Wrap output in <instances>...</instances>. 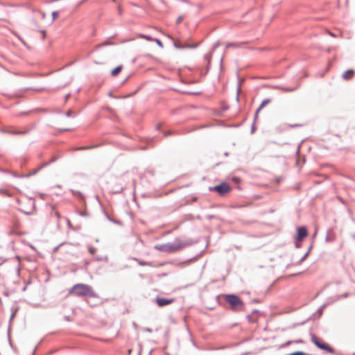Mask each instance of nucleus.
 Segmentation results:
<instances>
[{
    "mask_svg": "<svg viewBox=\"0 0 355 355\" xmlns=\"http://www.w3.org/2000/svg\"><path fill=\"white\" fill-rule=\"evenodd\" d=\"M192 244L191 239L182 240L175 238L173 241L155 245V249L164 252L173 253Z\"/></svg>",
    "mask_w": 355,
    "mask_h": 355,
    "instance_id": "1",
    "label": "nucleus"
},
{
    "mask_svg": "<svg viewBox=\"0 0 355 355\" xmlns=\"http://www.w3.org/2000/svg\"><path fill=\"white\" fill-rule=\"evenodd\" d=\"M73 292L77 297L89 296L92 297H97L98 295L94 292L92 287L85 284H75L70 293Z\"/></svg>",
    "mask_w": 355,
    "mask_h": 355,
    "instance_id": "2",
    "label": "nucleus"
},
{
    "mask_svg": "<svg viewBox=\"0 0 355 355\" xmlns=\"http://www.w3.org/2000/svg\"><path fill=\"white\" fill-rule=\"evenodd\" d=\"M224 299L226 302L229 303L231 306V309L234 311H240L243 309V302L241 299L234 294L224 295Z\"/></svg>",
    "mask_w": 355,
    "mask_h": 355,
    "instance_id": "3",
    "label": "nucleus"
},
{
    "mask_svg": "<svg viewBox=\"0 0 355 355\" xmlns=\"http://www.w3.org/2000/svg\"><path fill=\"white\" fill-rule=\"evenodd\" d=\"M311 342L319 349L325 350L331 354L334 353V349L327 343L323 342L317 336L312 334L311 338Z\"/></svg>",
    "mask_w": 355,
    "mask_h": 355,
    "instance_id": "4",
    "label": "nucleus"
},
{
    "mask_svg": "<svg viewBox=\"0 0 355 355\" xmlns=\"http://www.w3.org/2000/svg\"><path fill=\"white\" fill-rule=\"evenodd\" d=\"M214 189L220 195L223 196L230 191V187L227 183L222 182L220 184L214 187Z\"/></svg>",
    "mask_w": 355,
    "mask_h": 355,
    "instance_id": "5",
    "label": "nucleus"
},
{
    "mask_svg": "<svg viewBox=\"0 0 355 355\" xmlns=\"http://www.w3.org/2000/svg\"><path fill=\"white\" fill-rule=\"evenodd\" d=\"M155 301L159 306L163 307V306H165L166 305H168V304L174 302L175 299L174 298L167 299V298L157 297L155 299Z\"/></svg>",
    "mask_w": 355,
    "mask_h": 355,
    "instance_id": "6",
    "label": "nucleus"
},
{
    "mask_svg": "<svg viewBox=\"0 0 355 355\" xmlns=\"http://www.w3.org/2000/svg\"><path fill=\"white\" fill-rule=\"evenodd\" d=\"M308 235V231L306 227L301 226L297 228V241H302Z\"/></svg>",
    "mask_w": 355,
    "mask_h": 355,
    "instance_id": "7",
    "label": "nucleus"
},
{
    "mask_svg": "<svg viewBox=\"0 0 355 355\" xmlns=\"http://www.w3.org/2000/svg\"><path fill=\"white\" fill-rule=\"evenodd\" d=\"M299 85H300L297 84L296 86L293 87H284V86H282V85H273V86H272V87L274 88V89L282 90V91H283L284 92H293V91L296 90L298 88Z\"/></svg>",
    "mask_w": 355,
    "mask_h": 355,
    "instance_id": "8",
    "label": "nucleus"
},
{
    "mask_svg": "<svg viewBox=\"0 0 355 355\" xmlns=\"http://www.w3.org/2000/svg\"><path fill=\"white\" fill-rule=\"evenodd\" d=\"M246 42H229L226 44V49L229 48H246Z\"/></svg>",
    "mask_w": 355,
    "mask_h": 355,
    "instance_id": "9",
    "label": "nucleus"
},
{
    "mask_svg": "<svg viewBox=\"0 0 355 355\" xmlns=\"http://www.w3.org/2000/svg\"><path fill=\"white\" fill-rule=\"evenodd\" d=\"M354 73V71L353 69H348L342 75V77L345 80H349L352 77Z\"/></svg>",
    "mask_w": 355,
    "mask_h": 355,
    "instance_id": "10",
    "label": "nucleus"
},
{
    "mask_svg": "<svg viewBox=\"0 0 355 355\" xmlns=\"http://www.w3.org/2000/svg\"><path fill=\"white\" fill-rule=\"evenodd\" d=\"M122 68V65H119L114 68L111 72L112 76H116L121 71Z\"/></svg>",
    "mask_w": 355,
    "mask_h": 355,
    "instance_id": "11",
    "label": "nucleus"
},
{
    "mask_svg": "<svg viewBox=\"0 0 355 355\" xmlns=\"http://www.w3.org/2000/svg\"><path fill=\"white\" fill-rule=\"evenodd\" d=\"M270 101L271 100L270 98H265L264 100H263L261 105L258 107V111H260L263 107L269 104Z\"/></svg>",
    "mask_w": 355,
    "mask_h": 355,
    "instance_id": "12",
    "label": "nucleus"
},
{
    "mask_svg": "<svg viewBox=\"0 0 355 355\" xmlns=\"http://www.w3.org/2000/svg\"><path fill=\"white\" fill-rule=\"evenodd\" d=\"M241 82H242V80L241 79H239V83H238V87H237V94H236V97L237 102L239 100V94H240L241 89Z\"/></svg>",
    "mask_w": 355,
    "mask_h": 355,
    "instance_id": "13",
    "label": "nucleus"
},
{
    "mask_svg": "<svg viewBox=\"0 0 355 355\" xmlns=\"http://www.w3.org/2000/svg\"><path fill=\"white\" fill-rule=\"evenodd\" d=\"M88 251L92 255H94L96 252V249L95 248L92 247V245H89Z\"/></svg>",
    "mask_w": 355,
    "mask_h": 355,
    "instance_id": "14",
    "label": "nucleus"
},
{
    "mask_svg": "<svg viewBox=\"0 0 355 355\" xmlns=\"http://www.w3.org/2000/svg\"><path fill=\"white\" fill-rule=\"evenodd\" d=\"M211 58V53H207L204 56V59L206 61H207L208 63L210 62Z\"/></svg>",
    "mask_w": 355,
    "mask_h": 355,
    "instance_id": "15",
    "label": "nucleus"
},
{
    "mask_svg": "<svg viewBox=\"0 0 355 355\" xmlns=\"http://www.w3.org/2000/svg\"><path fill=\"white\" fill-rule=\"evenodd\" d=\"M174 46L176 48V49H185L186 48V45H182L180 44H178L177 42H175L174 43Z\"/></svg>",
    "mask_w": 355,
    "mask_h": 355,
    "instance_id": "16",
    "label": "nucleus"
},
{
    "mask_svg": "<svg viewBox=\"0 0 355 355\" xmlns=\"http://www.w3.org/2000/svg\"><path fill=\"white\" fill-rule=\"evenodd\" d=\"M65 115L67 116V117H71V116H76V114L74 112L71 111V110H68L66 113H65Z\"/></svg>",
    "mask_w": 355,
    "mask_h": 355,
    "instance_id": "17",
    "label": "nucleus"
},
{
    "mask_svg": "<svg viewBox=\"0 0 355 355\" xmlns=\"http://www.w3.org/2000/svg\"><path fill=\"white\" fill-rule=\"evenodd\" d=\"M309 254V250H308L304 254V255L300 259L299 263H300L303 262L306 259V257H308Z\"/></svg>",
    "mask_w": 355,
    "mask_h": 355,
    "instance_id": "18",
    "label": "nucleus"
},
{
    "mask_svg": "<svg viewBox=\"0 0 355 355\" xmlns=\"http://www.w3.org/2000/svg\"><path fill=\"white\" fill-rule=\"evenodd\" d=\"M0 195H8V191L6 189H0Z\"/></svg>",
    "mask_w": 355,
    "mask_h": 355,
    "instance_id": "19",
    "label": "nucleus"
},
{
    "mask_svg": "<svg viewBox=\"0 0 355 355\" xmlns=\"http://www.w3.org/2000/svg\"><path fill=\"white\" fill-rule=\"evenodd\" d=\"M138 263H139V264L140 266H150V263L144 261H138Z\"/></svg>",
    "mask_w": 355,
    "mask_h": 355,
    "instance_id": "20",
    "label": "nucleus"
},
{
    "mask_svg": "<svg viewBox=\"0 0 355 355\" xmlns=\"http://www.w3.org/2000/svg\"><path fill=\"white\" fill-rule=\"evenodd\" d=\"M11 134L12 135H24L26 133L25 131H13V132H10Z\"/></svg>",
    "mask_w": 355,
    "mask_h": 355,
    "instance_id": "21",
    "label": "nucleus"
},
{
    "mask_svg": "<svg viewBox=\"0 0 355 355\" xmlns=\"http://www.w3.org/2000/svg\"><path fill=\"white\" fill-rule=\"evenodd\" d=\"M58 15H59V12L58 11H53L52 12L53 21L55 19V18L58 16Z\"/></svg>",
    "mask_w": 355,
    "mask_h": 355,
    "instance_id": "22",
    "label": "nucleus"
},
{
    "mask_svg": "<svg viewBox=\"0 0 355 355\" xmlns=\"http://www.w3.org/2000/svg\"><path fill=\"white\" fill-rule=\"evenodd\" d=\"M220 46V43L219 42H216L214 46H213V48H212V51H214L216 50V48H218V46Z\"/></svg>",
    "mask_w": 355,
    "mask_h": 355,
    "instance_id": "23",
    "label": "nucleus"
},
{
    "mask_svg": "<svg viewBox=\"0 0 355 355\" xmlns=\"http://www.w3.org/2000/svg\"><path fill=\"white\" fill-rule=\"evenodd\" d=\"M197 46H198V44H188V45H186V48L195 49L197 47Z\"/></svg>",
    "mask_w": 355,
    "mask_h": 355,
    "instance_id": "24",
    "label": "nucleus"
},
{
    "mask_svg": "<svg viewBox=\"0 0 355 355\" xmlns=\"http://www.w3.org/2000/svg\"><path fill=\"white\" fill-rule=\"evenodd\" d=\"M260 111H258V109L256 110L255 112V114H254V122L255 123V121H257V118H258V114H259V112Z\"/></svg>",
    "mask_w": 355,
    "mask_h": 355,
    "instance_id": "25",
    "label": "nucleus"
},
{
    "mask_svg": "<svg viewBox=\"0 0 355 355\" xmlns=\"http://www.w3.org/2000/svg\"><path fill=\"white\" fill-rule=\"evenodd\" d=\"M155 41H156V42H157V45H158L159 46H160V47H162V48L163 47V44H162V42L159 40L156 39V40H155Z\"/></svg>",
    "mask_w": 355,
    "mask_h": 355,
    "instance_id": "26",
    "label": "nucleus"
},
{
    "mask_svg": "<svg viewBox=\"0 0 355 355\" xmlns=\"http://www.w3.org/2000/svg\"><path fill=\"white\" fill-rule=\"evenodd\" d=\"M292 343H294L293 340H288L285 344H284L283 346H288Z\"/></svg>",
    "mask_w": 355,
    "mask_h": 355,
    "instance_id": "27",
    "label": "nucleus"
},
{
    "mask_svg": "<svg viewBox=\"0 0 355 355\" xmlns=\"http://www.w3.org/2000/svg\"><path fill=\"white\" fill-rule=\"evenodd\" d=\"M34 210V207H33L32 210L29 211H23L26 215H31L33 213V211Z\"/></svg>",
    "mask_w": 355,
    "mask_h": 355,
    "instance_id": "28",
    "label": "nucleus"
},
{
    "mask_svg": "<svg viewBox=\"0 0 355 355\" xmlns=\"http://www.w3.org/2000/svg\"><path fill=\"white\" fill-rule=\"evenodd\" d=\"M110 44V43H108V42H104V43H102V44H98L96 47H97V48H99V47H101V46H105V45H108V44Z\"/></svg>",
    "mask_w": 355,
    "mask_h": 355,
    "instance_id": "29",
    "label": "nucleus"
},
{
    "mask_svg": "<svg viewBox=\"0 0 355 355\" xmlns=\"http://www.w3.org/2000/svg\"><path fill=\"white\" fill-rule=\"evenodd\" d=\"M329 232H330V230H328L327 235V236H326V238H325V241H326L327 242L330 241V237H329Z\"/></svg>",
    "mask_w": 355,
    "mask_h": 355,
    "instance_id": "30",
    "label": "nucleus"
},
{
    "mask_svg": "<svg viewBox=\"0 0 355 355\" xmlns=\"http://www.w3.org/2000/svg\"><path fill=\"white\" fill-rule=\"evenodd\" d=\"M255 123L254 122L252 125V127H251V132L253 133L255 130Z\"/></svg>",
    "mask_w": 355,
    "mask_h": 355,
    "instance_id": "31",
    "label": "nucleus"
},
{
    "mask_svg": "<svg viewBox=\"0 0 355 355\" xmlns=\"http://www.w3.org/2000/svg\"><path fill=\"white\" fill-rule=\"evenodd\" d=\"M15 314H16V311L13 312V313L11 314V315H10V321H11V320L15 318Z\"/></svg>",
    "mask_w": 355,
    "mask_h": 355,
    "instance_id": "32",
    "label": "nucleus"
},
{
    "mask_svg": "<svg viewBox=\"0 0 355 355\" xmlns=\"http://www.w3.org/2000/svg\"><path fill=\"white\" fill-rule=\"evenodd\" d=\"M144 331H146V332H149V333H151L152 332V329L148 328V327H146L144 329Z\"/></svg>",
    "mask_w": 355,
    "mask_h": 355,
    "instance_id": "33",
    "label": "nucleus"
},
{
    "mask_svg": "<svg viewBox=\"0 0 355 355\" xmlns=\"http://www.w3.org/2000/svg\"><path fill=\"white\" fill-rule=\"evenodd\" d=\"M293 341H294V343H304V341L302 339H298V340H293Z\"/></svg>",
    "mask_w": 355,
    "mask_h": 355,
    "instance_id": "34",
    "label": "nucleus"
},
{
    "mask_svg": "<svg viewBox=\"0 0 355 355\" xmlns=\"http://www.w3.org/2000/svg\"><path fill=\"white\" fill-rule=\"evenodd\" d=\"M299 241H297H297L295 242V247H296V248H300V247H301V244H300V243H299Z\"/></svg>",
    "mask_w": 355,
    "mask_h": 355,
    "instance_id": "35",
    "label": "nucleus"
},
{
    "mask_svg": "<svg viewBox=\"0 0 355 355\" xmlns=\"http://www.w3.org/2000/svg\"><path fill=\"white\" fill-rule=\"evenodd\" d=\"M182 19V16H180L178 19H177V21H176V24H180L181 20Z\"/></svg>",
    "mask_w": 355,
    "mask_h": 355,
    "instance_id": "36",
    "label": "nucleus"
},
{
    "mask_svg": "<svg viewBox=\"0 0 355 355\" xmlns=\"http://www.w3.org/2000/svg\"><path fill=\"white\" fill-rule=\"evenodd\" d=\"M28 112H20L17 114L18 116H23V115H25V114H28Z\"/></svg>",
    "mask_w": 355,
    "mask_h": 355,
    "instance_id": "37",
    "label": "nucleus"
},
{
    "mask_svg": "<svg viewBox=\"0 0 355 355\" xmlns=\"http://www.w3.org/2000/svg\"><path fill=\"white\" fill-rule=\"evenodd\" d=\"M92 148L91 146H84V147L80 148L79 149L80 150H85V149H89V148Z\"/></svg>",
    "mask_w": 355,
    "mask_h": 355,
    "instance_id": "38",
    "label": "nucleus"
},
{
    "mask_svg": "<svg viewBox=\"0 0 355 355\" xmlns=\"http://www.w3.org/2000/svg\"><path fill=\"white\" fill-rule=\"evenodd\" d=\"M107 218H108L109 220L112 221V220L108 216H107ZM113 222L115 223H117V224H120L121 223L120 222L115 221V220H113Z\"/></svg>",
    "mask_w": 355,
    "mask_h": 355,
    "instance_id": "39",
    "label": "nucleus"
},
{
    "mask_svg": "<svg viewBox=\"0 0 355 355\" xmlns=\"http://www.w3.org/2000/svg\"><path fill=\"white\" fill-rule=\"evenodd\" d=\"M171 134V132L170 131L166 132L164 133V137H166L169 136Z\"/></svg>",
    "mask_w": 355,
    "mask_h": 355,
    "instance_id": "40",
    "label": "nucleus"
},
{
    "mask_svg": "<svg viewBox=\"0 0 355 355\" xmlns=\"http://www.w3.org/2000/svg\"><path fill=\"white\" fill-rule=\"evenodd\" d=\"M40 13H41V15H42V17L43 19H44V18H45V17H46L45 13H44V12H40Z\"/></svg>",
    "mask_w": 355,
    "mask_h": 355,
    "instance_id": "41",
    "label": "nucleus"
},
{
    "mask_svg": "<svg viewBox=\"0 0 355 355\" xmlns=\"http://www.w3.org/2000/svg\"><path fill=\"white\" fill-rule=\"evenodd\" d=\"M64 319L67 320V321H70V318L69 316H65L64 317Z\"/></svg>",
    "mask_w": 355,
    "mask_h": 355,
    "instance_id": "42",
    "label": "nucleus"
},
{
    "mask_svg": "<svg viewBox=\"0 0 355 355\" xmlns=\"http://www.w3.org/2000/svg\"><path fill=\"white\" fill-rule=\"evenodd\" d=\"M312 246H313V245H311L309 246V250H309V252L311 251V248H312Z\"/></svg>",
    "mask_w": 355,
    "mask_h": 355,
    "instance_id": "43",
    "label": "nucleus"
},
{
    "mask_svg": "<svg viewBox=\"0 0 355 355\" xmlns=\"http://www.w3.org/2000/svg\"><path fill=\"white\" fill-rule=\"evenodd\" d=\"M159 128H160V124H158V125H157V130H159Z\"/></svg>",
    "mask_w": 355,
    "mask_h": 355,
    "instance_id": "44",
    "label": "nucleus"
},
{
    "mask_svg": "<svg viewBox=\"0 0 355 355\" xmlns=\"http://www.w3.org/2000/svg\"><path fill=\"white\" fill-rule=\"evenodd\" d=\"M228 155H229V153L227 152L224 153V155L226 156V157L228 156Z\"/></svg>",
    "mask_w": 355,
    "mask_h": 355,
    "instance_id": "45",
    "label": "nucleus"
},
{
    "mask_svg": "<svg viewBox=\"0 0 355 355\" xmlns=\"http://www.w3.org/2000/svg\"><path fill=\"white\" fill-rule=\"evenodd\" d=\"M298 125H297V124H294V125H292V127H296V126H298Z\"/></svg>",
    "mask_w": 355,
    "mask_h": 355,
    "instance_id": "46",
    "label": "nucleus"
},
{
    "mask_svg": "<svg viewBox=\"0 0 355 355\" xmlns=\"http://www.w3.org/2000/svg\"><path fill=\"white\" fill-rule=\"evenodd\" d=\"M354 355H355V353H354Z\"/></svg>",
    "mask_w": 355,
    "mask_h": 355,
    "instance_id": "47",
    "label": "nucleus"
}]
</instances>
